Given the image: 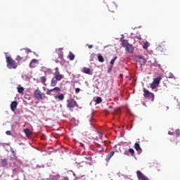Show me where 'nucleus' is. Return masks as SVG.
Wrapping results in <instances>:
<instances>
[{"label":"nucleus","instance_id":"nucleus-1","mask_svg":"<svg viewBox=\"0 0 180 180\" xmlns=\"http://www.w3.org/2000/svg\"><path fill=\"white\" fill-rule=\"evenodd\" d=\"M7 68L9 70H16L18 68V63L11 56L6 57Z\"/></svg>","mask_w":180,"mask_h":180},{"label":"nucleus","instance_id":"nucleus-2","mask_svg":"<svg viewBox=\"0 0 180 180\" xmlns=\"http://www.w3.org/2000/svg\"><path fill=\"white\" fill-rule=\"evenodd\" d=\"M34 96L37 101H44V99L47 98V96H46V94L41 92L39 89H37L34 91Z\"/></svg>","mask_w":180,"mask_h":180},{"label":"nucleus","instance_id":"nucleus-3","mask_svg":"<svg viewBox=\"0 0 180 180\" xmlns=\"http://www.w3.org/2000/svg\"><path fill=\"white\" fill-rule=\"evenodd\" d=\"M64 75H56L51 81V86H56L57 85V83L58 81H61V79H63Z\"/></svg>","mask_w":180,"mask_h":180},{"label":"nucleus","instance_id":"nucleus-4","mask_svg":"<svg viewBox=\"0 0 180 180\" xmlns=\"http://www.w3.org/2000/svg\"><path fill=\"white\" fill-rule=\"evenodd\" d=\"M67 108L72 112L74 110V108H78V103L75 101L74 98L70 99L67 101Z\"/></svg>","mask_w":180,"mask_h":180},{"label":"nucleus","instance_id":"nucleus-5","mask_svg":"<svg viewBox=\"0 0 180 180\" xmlns=\"http://www.w3.org/2000/svg\"><path fill=\"white\" fill-rule=\"evenodd\" d=\"M143 96L144 98H148V99L154 101V94L150 92V91L146 89H143Z\"/></svg>","mask_w":180,"mask_h":180},{"label":"nucleus","instance_id":"nucleus-6","mask_svg":"<svg viewBox=\"0 0 180 180\" xmlns=\"http://www.w3.org/2000/svg\"><path fill=\"white\" fill-rule=\"evenodd\" d=\"M161 77L155 78L150 84L151 89H155L158 85H160V81H161Z\"/></svg>","mask_w":180,"mask_h":180},{"label":"nucleus","instance_id":"nucleus-7","mask_svg":"<svg viewBox=\"0 0 180 180\" xmlns=\"http://www.w3.org/2000/svg\"><path fill=\"white\" fill-rule=\"evenodd\" d=\"M60 91H61V89L60 87H54L52 89H49L46 91V94L47 95H53V94H51L52 92H60Z\"/></svg>","mask_w":180,"mask_h":180},{"label":"nucleus","instance_id":"nucleus-8","mask_svg":"<svg viewBox=\"0 0 180 180\" xmlns=\"http://www.w3.org/2000/svg\"><path fill=\"white\" fill-rule=\"evenodd\" d=\"M26 56H27V53L25 51H21L20 55L17 56L16 60H18V61H20V60H23Z\"/></svg>","mask_w":180,"mask_h":180},{"label":"nucleus","instance_id":"nucleus-9","mask_svg":"<svg viewBox=\"0 0 180 180\" xmlns=\"http://www.w3.org/2000/svg\"><path fill=\"white\" fill-rule=\"evenodd\" d=\"M17 108H18V102L13 101L11 104V110H12V112H15Z\"/></svg>","mask_w":180,"mask_h":180},{"label":"nucleus","instance_id":"nucleus-10","mask_svg":"<svg viewBox=\"0 0 180 180\" xmlns=\"http://www.w3.org/2000/svg\"><path fill=\"white\" fill-rule=\"evenodd\" d=\"M134 148L135 150L138 152L139 154H141L143 150L140 147V143H135L134 144Z\"/></svg>","mask_w":180,"mask_h":180},{"label":"nucleus","instance_id":"nucleus-11","mask_svg":"<svg viewBox=\"0 0 180 180\" xmlns=\"http://www.w3.org/2000/svg\"><path fill=\"white\" fill-rule=\"evenodd\" d=\"M115 155V151H111V152H110L108 155H107V156H106V158H105V161L107 162H109V161H110V158H112V156H114Z\"/></svg>","mask_w":180,"mask_h":180},{"label":"nucleus","instance_id":"nucleus-12","mask_svg":"<svg viewBox=\"0 0 180 180\" xmlns=\"http://www.w3.org/2000/svg\"><path fill=\"white\" fill-rule=\"evenodd\" d=\"M125 50L128 53H133V51H134V48L133 47V45L129 44L128 46H126Z\"/></svg>","mask_w":180,"mask_h":180},{"label":"nucleus","instance_id":"nucleus-13","mask_svg":"<svg viewBox=\"0 0 180 180\" xmlns=\"http://www.w3.org/2000/svg\"><path fill=\"white\" fill-rule=\"evenodd\" d=\"M138 58L141 65H146V63H147V60H146L144 58L139 56Z\"/></svg>","mask_w":180,"mask_h":180},{"label":"nucleus","instance_id":"nucleus-14","mask_svg":"<svg viewBox=\"0 0 180 180\" xmlns=\"http://www.w3.org/2000/svg\"><path fill=\"white\" fill-rule=\"evenodd\" d=\"M37 59H32L30 63V67L31 68H34L36 67V64H37Z\"/></svg>","mask_w":180,"mask_h":180},{"label":"nucleus","instance_id":"nucleus-15","mask_svg":"<svg viewBox=\"0 0 180 180\" xmlns=\"http://www.w3.org/2000/svg\"><path fill=\"white\" fill-rule=\"evenodd\" d=\"M116 4H115L114 3L110 4L108 6L110 12H115V9H116Z\"/></svg>","mask_w":180,"mask_h":180},{"label":"nucleus","instance_id":"nucleus-16","mask_svg":"<svg viewBox=\"0 0 180 180\" xmlns=\"http://www.w3.org/2000/svg\"><path fill=\"white\" fill-rule=\"evenodd\" d=\"M83 72H84V74H88L89 75H92V72H91V69L89 68H84Z\"/></svg>","mask_w":180,"mask_h":180},{"label":"nucleus","instance_id":"nucleus-17","mask_svg":"<svg viewBox=\"0 0 180 180\" xmlns=\"http://www.w3.org/2000/svg\"><path fill=\"white\" fill-rule=\"evenodd\" d=\"M55 99H58V101H64V94H60V95L55 96Z\"/></svg>","mask_w":180,"mask_h":180},{"label":"nucleus","instance_id":"nucleus-18","mask_svg":"<svg viewBox=\"0 0 180 180\" xmlns=\"http://www.w3.org/2000/svg\"><path fill=\"white\" fill-rule=\"evenodd\" d=\"M68 58H69V60H70V61H72L75 58V55H74V53H72V52H70L69 55H68Z\"/></svg>","mask_w":180,"mask_h":180},{"label":"nucleus","instance_id":"nucleus-19","mask_svg":"<svg viewBox=\"0 0 180 180\" xmlns=\"http://www.w3.org/2000/svg\"><path fill=\"white\" fill-rule=\"evenodd\" d=\"M8 165V159L1 160V167H6Z\"/></svg>","mask_w":180,"mask_h":180},{"label":"nucleus","instance_id":"nucleus-20","mask_svg":"<svg viewBox=\"0 0 180 180\" xmlns=\"http://www.w3.org/2000/svg\"><path fill=\"white\" fill-rule=\"evenodd\" d=\"M130 44H129V41L126 39H124L122 41V47H124V49L127 47V46L129 45Z\"/></svg>","mask_w":180,"mask_h":180},{"label":"nucleus","instance_id":"nucleus-21","mask_svg":"<svg viewBox=\"0 0 180 180\" xmlns=\"http://www.w3.org/2000/svg\"><path fill=\"white\" fill-rule=\"evenodd\" d=\"M17 89H18V94H23V92L25 91V88L20 86V85L18 86Z\"/></svg>","mask_w":180,"mask_h":180},{"label":"nucleus","instance_id":"nucleus-22","mask_svg":"<svg viewBox=\"0 0 180 180\" xmlns=\"http://www.w3.org/2000/svg\"><path fill=\"white\" fill-rule=\"evenodd\" d=\"M44 73H45V75H50L53 74V70L51 68H48L46 70Z\"/></svg>","mask_w":180,"mask_h":180},{"label":"nucleus","instance_id":"nucleus-23","mask_svg":"<svg viewBox=\"0 0 180 180\" xmlns=\"http://www.w3.org/2000/svg\"><path fill=\"white\" fill-rule=\"evenodd\" d=\"M24 133L26 134V136H30V134H32V131H30V129H25Z\"/></svg>","mask_w":180,"mask_h":180},{"label":"nucleus","instance_id":"nucleus-24","mask_svg":"<svg viewBox=\"0 0 180 180\" xmlns=\"http://www.w3.org/2000/svg\"><path fill=\"white\" fill-rule=\"evenodd\" d=\"M98 60L100 63H103L105 61V59L101 55L98 56Z\"/></svg>","mask_w":180,"mask_h":180},{"label":"nucleus","instance_id":"nucleus-25","mask_svg":"<svg viewBox=\"0 0 180 180\" xmlns=\"http://www.w3.org/2000/svg\"><path fill=\"white\" fill-rule=\"evenodd\" d=\"M46 81H47V78L46 77V76H42L41 77V84H46Z\"/></svg>","mask_w":180,"mask_h":180},{"label":"nucleus","instance_id":"nucleus-26","mask_svg":"<svg viewBox=\"0 0 180 180\" xmlns=\"http://www.w3.org/2000/svg\"><path fill=\"white\" fill-rule=\"evenodd\" d=\"M148 47H150V43L145 42L143 46V49H144L146 50V49H148Z\"/></svg>","mask_w":180,"mask_h":180},{"label":"nucleus","instance_id":"nucleus-27","mask_svg":"<svg viewBox=\"0 0 180 180\" xmlns=\"http://www.w3.org/2000/svg\"><path fill=\"white\" fill-rule=\"evenodd\" d=\"M174 136L176 137H179L180 136V131L179 129H176L175 131H174Z\"/></svg>","mask_w":180,"mask_h":180},{"label":"nucleus","instance_id":"nucleus-28","mask_svg":"<svg viewBox=\"0 0 180 180\" xmlns=\"http://www.w3.org/2000/svg\"><path fill=\"white\" fill-rule=\"evenodd\" d=\"M96 103H101L102 102V98L101 97H97L96 99L95 100Z\"/></svg>","mask_w":180,"mask_h":180},{"label":"nucleus","instance_id":"nucleus-29","mask_svg":"<svg viewBox=\"0 0 180 180\" xmlns=\"http://www.w3.org/2000/svg\"><path fill=\"white\" fill-rule=\"evenodd\" d=\"M117 60V56H115L112 60L110 61L111 66L113 67V64H115V61Z\"/></svg>","mask_w":180,"mask_h":180},{"label":"nucleus","instance_id":"nucleus-30","mask_svg":"<svg viewBox=\"0 0 180 180\" xmlns=\"http://www.w3.org/2000/svg\"><path fill=\"white\" fill-rule=\"evenodd\" d=\"M128 151L130 153V154H131V155H134V149H133V148H129V149L128 150Z\"/></svg>","mask_w":180,"mask_h":180},{"label":"nucleus","instance_id":"nucleus-31","mask_svg":"<svg viewBox=\"0 0 180 180\" xmlns=\"http://www.w3.org/2000/svg\"><path fill=\"white\" fill-rule=\"evenodd\" d=\"M55 70H56V75H60V71L58 70V68H55Z\"/></svg>","mask_w":180,"mask_h":180},{"label":"nucleus","instance_id":"nucleus-32","mask_svg":"<svg viewBox=\"0 0 180 180\" xmlns=\"http://www.w3.org/2000/svg\"><path fill=\"white\" fill-rule=\"evenodd\" d=\"M97 151H98L99 153H102L103 151H104V149L103 148L101 147L100 148H97Z\"/></svg>","mask_w":180,"mask_h":180},{"label":"nucleus","instance_id":"nucleus-33","mask_svg":"<svg viewBox=\"0 0 180 180\" xmlns=\"http://www.w3.org/2000/svg\"><path fill=\"white\" fill-rule=\"evenodd\" d=\"M124 154V155H127V157H129V155H130V153L129 152V150H125Z\"/></svg>","mask_w":180,"mask_h":180},{"label":"nucleus","instance_id":"nucleus-34","mask_svg":"<svg viewBox=\"0 0 180 180\" xmlns=\"http://www.w3.org/2000/svg\"><path fill=\"white\" fill-rule=\"evenodd\" d=\"M168 134H169L170 136H175V133L174 132H172L171 131H168Z\"/></svg>","mask_w":180,"mask_h":180},{"label":"nucleus","instance_id":"nucleus-35","mask_svg":"<svg viewBox=\"0 0 180 180\" xmlns=\"http://www.w3.org/2000/svg\"><path fill=\"white\" fill-rule=\"evenodd\" d=\"M58 58H60V60H63V52H60V53H59Z\"/></svg>","mask_w":180,"mask_h":180},{"label":"nucleus","instance_id":"nucleus-36","mask_svg":"<svg viewBox=\"0 0 180 180\" xmlns=\"http://www.w3.org/2000/svg\"><path fill=\"white\" fill-rule=\"evenodd\" d=\"M155 67H158L160 70H161V65L160 64H158V63H156L155 65Z\"/></svg>","mask_w":180,"mask_h":180},{"label":"nucleus","instance_id":"nucleus-37","mask_svg":"<svg viewBox=\"0 0 180 180\" xmlns=\"http://www.w3.org/2000/svg\"><path fill=\"white\" fill-rule=\"evenodd\" d=\"M6 134H7V136H11L12 133L11 132V131H6Z\"/></svg>","mask_w":180,"mask_h":180},{"label":"nucleus","instance_id":"nucleus-38","mask_svg":"<svg viewBox=\"0 0 180 180\" xmlns=\"http://www.w3.org/2000/svg\"><path fill=\"white\" fill-rule=\"evenodd\" d=\"M79 91H81V89H80L79 88H77V89H75L76 94L79 93Z\"/></svg>","mask_w":180,"mask_h":180},{"label":"nucleus","instance_id":"nucleus-39","mask_svg":"<svg viewBox=\"0 0 180 180\" xmlns=\"http://www.w3.org/2000/svg\"><path fill=\"white\" fill-rule=\"evenodd\" d=\"M100 139L102 140V133H99Z\"/></svg>","mask_w":180,"mask_h":180},{"label":"nucleus","instance_id":"nucleus-40","mask_svg":"<svg viewBox=\"0 0 180 180\" xmlns=\"http://www.w3.org/2000/svg\"><path fill=\"white\" fill-rule=\"evenodd\" d=\"M94 47V45H89V49H92Z\"/></svg>","mask_w":180,"mask_h":180},{"label":"nucleus","instance_id":"nucleus-41","mask_svg":"<svg viewBox=\"0 0 180 180\" xmlns=\"http://www.w3.org/2000/svg\"><path fill=\"white\" fill-rule=\"evenodd\" d=\"M98 148H101V147H102V146H101V144H98Z\"/></svg>","mask_w":180,"mask_h":180},{"label":"nucleus","instance_id":"nucleus-42","mask_svg":"<svg viewBox=\"0 0 180 180\" xmlns=\"http://www.w3.org/2000/svg\"><path fill=\"white\" fill-rule=\"evenodd\" d=\"M120 77L121 78H123V75H122V74L120 75Z\"/></svg>","mask_w":180,"mask_h":180},{"label":"nucleus","instance_id":"nucleus-43","mask_svg":"<svg viewBox=\"0 0 180 180\" xmlns=\"http://www.w3.org/2000/svg\"><path fill=\"white\" fill-rule=\"evenodd\" d=\"M112 108H113V107H112V106H110V107H109L110 109H112Z\"/></svg>","mask_w":180,"mask_h":180},{"label":"nucleus","instance_id":"nucleus-44","mask_svg":"<svg viewBox=\"0 0 180 180\" xmlns=\"http://www.w3.org/2000/svg\"><path fill=\"white\" fill-rule=\"evenodd\" d=\"M172 78H174V79H175V77H174V76H173V77H172Z\"/></svg>","mask_w":180,"mask_h":180}]
</instances>
